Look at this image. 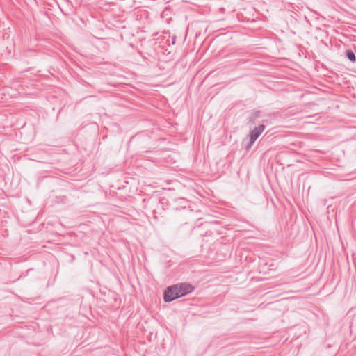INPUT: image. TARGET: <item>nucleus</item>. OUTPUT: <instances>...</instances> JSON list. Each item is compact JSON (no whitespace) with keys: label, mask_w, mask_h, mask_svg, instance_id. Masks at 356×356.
<instances>
[{"label":"nucleus","mask_w":356,"mask_h":356,"mask_svg":"<svg viewBox=\"0 0 356 356\" xmlns=\"http://www.w3.org/2000/svg\"><path fill=\"white\" fill-rule=\"evenodd\" d=\"M265 129L266 125L264 124H260L250 131L247 137V138L248 139V142L245 146V149L246 151H249L251 149L255 141L261 135Z\"/></svg>","instance_id":"obj_1"},{"label":"nucleus","mask_w":356,"mask_h":356,"mask_svg":"<svg viewBox=\"0 0 356 356\" xmlns=\"http://www.w3.org/2000/svg\"><path fill=\"white\" fill-rule=\"evenodd\" d=\"M264 113L261 111H253L247 118V125L251 127L257 124H264L267 120L264 119Z\"/></svg>","instance_id":"obj_2"},{"label":"nucleus","mask_w":356,"mask_h":356,"mask_svg":"<svg viewBox=\"0 0 356 356\" xmlns=\"http://www.w3.org/2000/svg\"><path fill=\"white\" fill-rule=\"evenodd\" d=\"M176 289L177 286L175 285L166 288L163 293V300L165 302H170L179 298V294Z\"/></svg>","instance_id":"obj_3"},{"label":"nucleus","mask_w":356,"mask_h":356,"mask_svg":"<svg viewBox=\"0 0 356 356\" xmlns=\"http://www.w3.org/2000/svg\"><path fill=\"white\" fill-rule=\"evenodd\" d=\"M175 286H177L176 289L178 292L179 298H181L191 293L194 289V287L192 286V284L188 283L177 284H175Z\"/></svg>","instance_id":"obj_4"},{"label":"nucleus","mask_w":356,"mask_h":356,"mask_svg":"<svg viewBox=\"0 0 356 356\" xmlns=\"http://www.w3.org/2000/svg\"><path fill=\"white\" fill-rule=\"evenodd\" d=\"M178 206L175 208V210H181L187 207L188 201L185 198H178L175 200Z\"/></svg>","instance_id":"obj_5"},{"label":"nucleus","mask_w":356,"mask_h":356,"mask_svg":"<svg viewBox=\"0 0 356 356\" xmlns=\"http://www.w3.org/2000/svg\"><path fill=\"white\" fill-rule=\"evenodd\" d=\"M168 200L166 198H161L160 199L156 209H162L165 210L168 209Z\"/></svg>","instance_id":"obj_6"},{"label":"nucleus","mask_w":356,"mask_h":356,"mask_svg":"<svg viewBox=\"0 0 356 356\" xmlns=\"http://www.w3.org/2000/svg\"><path fill=\"white\" fill-rule=\"evenodd\" d=\"M347 58L352 63L356 62V56L354 51L351 49H347L345 52Z\"/></svg>","instance_id":"obj_7"},{"label":"nucleus","mask_w":356,"mask_h":356,"mask_svg":"<svg viewBox=\"0 0 356 356\" xmlns=\"http://www.w3.org/2000/svg\"><path fill=\"white\" fill-rule=\"evenodd\" d=\"M152 216H153V218L155 221L158 222L159 221V213L157 211V209H155L153 211H152Z\"/></svg>","instance_id":"obj_8"}]
</instances>
